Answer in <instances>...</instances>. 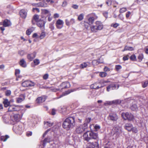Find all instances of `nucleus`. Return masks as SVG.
<instances>
[{"mask_svg": "<svg viewBox=\"0 0 148 148\" xmlns=\"http://www.w3.org/2000/svg\"><path fill=\"white\" fill-rule=\"evenodd\" d=\"M90 64L89 62H85L81 64L79 66V68L80 69H84L86 67Z\"/></svg>", "mask_w": 148, "mask_h": 148, "instance_id": "obj_27", "label": "nucleus"}, {"mask_svg": "<svg viewBox=\"0 0 148 148\" xmlns=\"http://www.w3.org/2000/svg\"><path fill=\"white\" fill-rule=\"evenodd\" d=\"M89 131H88L83 134V139L85 140L88 141L90 140V137H89V134H88L89 133Z\"/></svg>", "mask_w": 148, "mask_h": 148, "instance_id": "obj_16", "label": "nucleus"}, {"mask_svg": "<svg viewBox=\"0 0 148 148\" xmlns=\"http://www.w3.org/2000/svg\"><path fill=\"white\" fill-rule=\"evenodd\" d=\"M25 96L23 94L19 96L16 98V102L18 103H20L24 100Z\"/></svg>", "mask_w": 148, "mask_h": 148, "instance_id": "obj_17", "label": "nucleus"}, {"mask_svg": "<svg viewBox=\"0 0 148 148\" xmlns=\"http://www.w3.org/2000/svg\"><path fill=\"white\" fill-rule=\"evenodd\" d=\"M84 15L83 14H81L78 16L77 19L79 21L82 20L84 18Z\"/></svg>", "mask_w": 148, "mask_h": 148, "instance_id": "obj_39", "label": "nucleus"}, {"mask_svg": "<svg viewBox=\"0 0 148 148\" xmlns=\"http://www.w3.org/2000/svg\"><path fill=\"white\" fill-rule=\"evenodd\" d=\"M109 120H111L113 122L116 121L118 119V117L116 114L114 113H111L110 114L108 117Z\"/></svg>", "mask_w": 148, "mask_h": 148, "instance_id": "obj_8", "label": "nucleus"}, {"mask_svg": "<svg viewBox=\"0 0 148 148\" xmlns=\"http://www.w3.org/2000/svg\"><path fill=\"white\" fill-rule=\"evenodd\" d=\"M50 141V138H47L43 140V144L44 145H45V144L49 142Z\"/></svg>", "mask_w": 148, "mask_h": 148, "instance_id": "obj_35", "label": "nucleus"}, {"mask_svg": "<svg viewBox=\"0 0 148 148\" xmlns=\"http://www.w3.org/2000/svg\"><path fill=\"white\" fill-rule=\"evenodd\" d=\"M92 63L93 65H96L99 64L100 62L98 60H94L92 61Z\"/></svg>", "mask_w": 148, "mask_h": 148, "instance_id": "obj_46", "label": "nucleus"}, {"mask_svg": "<svg viewBox=\"0 0 148 148\" xmlns=\"http://www.w3.org/2000/svg\"><path fill=\"white\" fill-rule=\"evenodd\" d=\"M44 127L45 129H46L49 127H50L53 124V122L51 123L49 121H44Z\"/></svg>", "mask_w": 148, "mask_h": 148, "instance_id": "obj_23", "label": "nucleus"}, {"mask_svg": "<svg viewBox=\"0 0 148 148\" xmlns=\"http://www.w3.org/2000/svg\"><path fill=\"white\" fill-rule=\"evenodd\" d=\"M86 148H99V145L97 142H88L86 145Z\"/></svg>", "mask_w": 148, "mask_h": 148, "instance_id": "obj_6", "label": "nucleus"}, {"mask_svg": "<svg viewBox=\"0 0 148 148\" xmlns=\"http://www.w3.org/2000/svg\"><path fill=\"white\" fill-rule=\"evenodd\" d=\"M33 19L35 21H38L39 19V16L37 14L35 15L33 17Z\"/></svg>", "mask_w": 148, "mask_h": 148, "instance_id": "obj_41", "label": "nucleus"}, {"mask_svg": "<svg viewBox=\"0 0 148 148\" xmlns=\"http://www.w3.org/2000/svg\"><path fill=\"white\" fill-rule=\"evenodd\" d=\"M36 53L34 52L32 53L28 54L27 56V58L30 61H32L36 57Z\"/></svg>", "mask_w": 148, "mask_h": 148, "instance_id": "obj_20", "label": "nucleus"}, {"mask_svg": "<svg viewBox=\"0 0 148 148\" xmlns=\"http://www.w3.org/2000/svg\"><path fill=\"white\" fill-rule=\"evenodd\" d=\"M75 90V89H72L71 90H69L68 91H66L65 92V93H63L62 95L60 96V97H57L56 98L57 99H58L59 98H60L63 96H65V95H67L69 94L70 93H71V92H73Z\"/></svg>", "mask_w": 148, "mask_h": 148, "instance_id": "obj_24", "label": "nucleus"}, {"mask_svg": "<svg viewBox=\"0 0 148 148\" xmlns=\"http://www.w3.org/2000/svg\"><path fill=\"white\" fill-rule=\"evenodd\" d=\"M124 127L125 129L129 131H131L132 128H133V125L132 124L130 123H126L124 126Z\"/></svg>", "mask_w": 148, "mask_h": 148, "instance_id": "obj_15", "label": "nucleus"}, {"mask_svg": "<svg viewBox=\"0 0 148 148\" xmlns=\"http://www.w3.org/2000/svg\"><path fill=\"white\" fill-rule=\"evenodd\" d=\"M131 14V12H128L126 14V18H128Z\"/></svg>", "mask_w": 148, "mask_h": 148, "instance_id": "obj_61", "label": "nucleus"}, {"mask_svg": "<svg viewBox=\"0 0 148 148\" xmlns=\"http://www.w3.org/2000/svg\"><path fill=\"white\" fill-rule=\"evenodd\" d=\"M19 64L21 66L23 67H25L27 66L26 62L23 59L21 60L19 62Z\"/></svg>", "mask_w": 148, "mask_h": 148, "instance_id": "obj_28", "label": "nucleus"}, {"mask_svg": "<svg viewBox=\"0 0 148 148\" xmlns=\"http://www.w3.org/2000/svg\"><path fill=\"white\" fill-rule=\"evenodd\" d=\"M14 105H10L8 109V111L9 112L14 111Z\"/></svg>", "mask_w": 148, "mask_h": 148, "instance_id": "obj_42", "label": "nucleus"}, {"mask_svg": "<svg viewBox=\"0 0 148 148\" xmlns=\"http://www.w3.org/2000/svg\"><path fill=\"white\" fill-rule=\"evenodd\" d=\"M56 110L54 109H53L51 112V114L52 115H54L56 114Z\"/></svg>", "mask_w": 148, "mask_h": 148, "instance_id": "obj_57", "label": "nucleus"}, {"mask_svg": "<svg viewBox=\"0 0 148 148\" xmlns=\"http://www.w3.org/2000/svg\"><path fill=\"white\" fill-rule=\"evenodd\" d=\"M34 62L35 64L36 65H38L40 63V61L38 59H36L34 61Z\"/></svg>", "mask_w": 148, "mask_h": 148, "instance_id": "obj_49", "label": "nucleus"}, {"mask_svg": "<svg viewBox=\"0 0 148 148\" xmlns=\"http://www.w3.org/2000/svg\"><path fill=\"white\" fill-rule=\"evenodd\" d=\"M46 98L45 96L38 97L37 99V102L39 103H41L44 102L46 100Z\"/></svg>", "mask_w": 148, "mask_h": 148, "instance_id": "obj_25", "label": "nucleus"}, {"mask_svg": "<svg viewBox=\"0 0 148 148\" xmlns=\"http://www.w3.org/2000/svg\"><path fill=\"white\" fill-rule=\"evenodd\" d=\"M94 128L96 130V131H97L98 130L100 129V127L98 125H96L95 126Z\"/></svg>", "mask_w": 148, "mask_h": 148, "instance_id": "obj_54", "label": "nucleus"}, {"mask_svg": "<svg viewBox=\"0 0 148 148\" xmlns=\"http://www.w3.org/2000/svg\"><path fill=\"white\" fill-rule=\"evenodd\" d=\"M95 14L94 13H91L88 14L86 16L87 19L88 21V23L89 25L92 24L95 19H97V17L96 16L95 17Z\"/></svg>", "mask_w": 148, "mask_h": 148, "instance_id": "obj_3", "label": "nucleus"}, {"mask_svg": "<svg viewBox=\"0 0 148 148\" xmlns=\"http://www.w3.org/2000/svg\"><path fill=\"white\" fill-rule=\"evenodd\" d=\"M13 129L16 132L18 133H21L22 131V126L21 125H15L13 127Z\"/></svg>", "mask_w": 148, "mask_h": 148, "instance_id": "obj_12", "label": "nucleus"}, {"mask_svg": "<svg viewBox=\"0 0 148 148\" xmlns=\"http://www.w3.org/2000/svg\"><path fill=\"white\" fill-rule=\"evenodd\" d=\"M20 14L21 17L25 18L27 16V12L25 10L22 9L20 12Z\"/></svg>", "mask_w": 148, "mask_h": 148, "instance_id": "obj_21", "label": "nucleus"}, {"mask_svg": "<svg viewBox=\"0 0 148 148\" xmlns=\"http://www.w3.org/2000/svg\"><path fill=\"white\" fill-rule=\"evenodd\" d=\"M21 118V116L18 114H13L10 116L11 119L14 122L18 121Z\"/></svg>", "mask_w": 148, "mask_h": 148, "instance_id": "obj_7", "label": "nucleus"}, {"mask_svg": "<svg viewBox=\"0 0 148 148\" xmlns=\"http://www.w3.org/2000/svg\"><path fill=\"white\" fill-rule=\"evenodd\" d=\"M97 84L96 83L90 86V88L92 89H98L100 87L97 86Z\"/></svg>", "mask_w": 148, "mask_h": 148, "instance_id": "obj_33", "label": "nucleus"}, {"mask_svg": "<svg viewBox=\"0 0 148 148\" xmlns=\"http://www.w3.org/2000/svg\"><path fill=\"white\" fill-rule=\"evenodd\" d=\"M8 138L9 136L6 135L5 136H1V139L2 141H5Z\"/></svg>", "mask_w": 148, "mask_h": 148, "instance_id": "obj_36", "label": "nucleus"}, {"mask_svg": "<svg viewBox=\"0 0 148 148\" xmlns=\"http://www.w3.org/2000/svg\"><path fill=\"white\" fill-rule=\"evenodd\" d=\"M122 117L125 120H127L129 121H133L134 119V116L129 112H123L121 114Z\"/></svg>", "mask_w": 148, "mask_h": 148, "instance_id": "obj_2", "label": "nucleus"}, {"mask_svg": "<svg viewBox=\"0 0 148 148\" xmlns=\"http://www.w3.org/2000/svg\"><path fill=\"white\" fill-rule=\"evenodd\" d=\"M113 131L114 134L118 136L122 133L121 128L119 127H115L114 128Z\"/></svg>", "mask_w": 148, "mask_h": 148, "instance_id": "obj_11", "label": "nucleus"}, {"mask_svg": "<svg viewBox=\"0 0 148 148\" xmlns=\"http://www.w3.org/2000/svg\"><path fill=\"white\" fill-rule=\"evenodd\" d=\"M60 86L62 88V89L64 88H68L70 87V85L69 83L67 82H62Z\"/></svg>", "mask_w": 148, "mask_h": 148, "instance_id": "obj_18", "label": "nucleus"}, {"mask_svg": "<svg viewBox=\"0 0 148 148\" xmlns=\"http://www.w3.org/2000/svg\"><path fill=\"white\" fill-rule=\"evenodd\" d=\"M131 131H132L133 132L135 133H137L138 132V130L137 128L136 127H133V128H132V130Z\"/></svg>", "mask_w": 148, "mask_h": 148, "instance_id": "obj_59", "label": "nucleus"}, {"mask_svg": "<svg viewBox=\"0 0 148 148\" xmlns=\"http://www.w3.org/2000/svg\"><path fill=\"white\" fill-rule=\"evenodd\" d=\"M70 24H73L75 23V20L73 18H71L70 21Z\"/></svg>", "mask_w": 148, "mask_h": 148, "instance_id": "obj_55", "label": "nucleus"}, {"mask_svg": "<svg viewBox=\"0 0 148 148\" xmlns=\"http://www.w3.org/2000/svg\"><path fill=\"white\" fill-rule=\"evenodd\" d=\"M5 95L7 96H8L10 95L11 91L10 90H7L5 92Z\"/></svg>", "mask_w": 148, "mask_h": 148, "instance_id": "obj_45", "label": "nucleus"}, {"mask_svg": "<svg viewBox=\"0 0 148 148\" xmlns=\"http://www.w3.org/2000/svg\"><path fill=\"white\" fill-rule=\"evenodd\" d=\"M148 84V81H146L142 83V86L143 88H145L146 87Z\"/></svg>", "mask_w": 148, "mask_h": 148, "instance_id": "obj_47", "label": "nucleus"}, {"mask_svg": "<svg viewBox=\"0 0 148 148\" xmlns=\"http://www.w3.org/2000/svg\"><path fill=\"white\" fill-rule=\"evenodd\" d=\"M121 101L119 100H116L112 101H108L107 103L109 105H111L112 104H118L121 103Z\"/></svg>", "mask_w": 148, "mask_h": 148, "instance_id": "obj_26", "label": "nucleus"}, {"mask_svg": "<svg viewBox=\"0 0 148 148\" xmlns=\"http://www.w3.org/2000/svg\"><path fill=\"white\" fill-rule=\"evenodd\" d=\"M72 7L74 9H76L78 8V6L77 5L74 4L72 5Z\"/></svg>", "mask_w": 148, "mask_h": 148, "instance_id": "obj_58", "label": "nucleus"}, {"mask_svg": "<svg viewBox=\"0 0 148 148\" xmlns=\"http://www.w3.org/2000/svg\"><path fill=\"white\" fill-rule=\"evenodd\" d=\"M75 125L74 118L72 117H69L65 120L63 123L62 126L64 129L68 130L73 127Z\"/></svg>", "mask_w": 148, "mask_h": 148, "instance_id": "obj_1", "label": "nucleus"}, {"mask_svg": "<svg viewBox=\"0 0 148 148\" xmlns=\"http://www.w3.org/2000/svg\"><path fill=\"white\" fill-rule=\"evenodd\" d=\"M18 54L21 56H23L24 54V52L23 50L19 51L18 52Z\"/></svg>", "mask_w": 148, "mask_h": 148, "instance_id": "obj_53", "label": "nucleus"}, {"mask_svg": "<svg viewBox=\"0 0 148 148\" xmlns=\"http://www.w3.org/2000/svg\"><path fill=\"white\" fill-rule=\"evenodd\" d=\"M11 23L10 20L8 19H5L3 22H0V25H3V27H0V29L2 31L4 30L5 29L4 27H8L10 26Z\"/></svg>", "mask_w": 148, "mask_h": 148, "instance_id": "obj_5", "label": "nucleus"}, {"mask_svg": "<svg viewBox=\"0 0 148 148\" xmlns=\"http://www.w3.org/2000/svg\"><path fill=\"white\" fill-rule=\"evenodd\" d=\"M130 59L133 61H135L136 60V58L135 55H132L130 57Z\"/></svg>", "mask_w": 148, "mask_h": 148, "instance_id": "obj_48", "label": "nucleus"}, {"mask_svg": "<svg viewBox=\"0 0 148 148\" xmlns=\"http://www.w3.org/2000/svg\"><path fill=\"white\" fill-rule=\"evenodd\" d=\"M3 103L4 104V106L5 107H7L10 106V102L8 101L7 99H5L3 102Z\"/></svg>", "mask_w": 148, "mask_h": 148, "instance_id": "obj_29", "label": "nucleus"}, {"mask_svg": "<svg viewBox=\"0 0 148 148\" xmlns=\"http://www.w3.org/2000/svg\"><path fill=\"white\" fill-rule=\"evenodd\" d=\"M45 22L43 20H40L37 22V25L40 27H44Z\"/></svg>", "mask_w": 148, "mask_h": 148, "instance_id": "obj_22", "label": "nucleus"}, {"mask_svg": "<svg viewBox=\"0 0 148 148\" xmlns=\"http://www.w3.org/2000/svg\"><path fill=\"white\" fill-rule=\"evenodd\" d=\"M32 32V30L31 29H28L26 32V34L28 35H29L31 34Z\"/></svg>", "mask_w": 148, "mask_h": 148, "instance_id": "obj_50", "label": "nucleus"}, {"mask_svg": "<svg viewBox=\"0 0 148 148\" xmlns=\"http://www.w3.org/2000/svg\"><path fill=\"white\" fill-rule=\"evenodd\" d=\"M46 36L45 33L44 32H41L40 35L39 36V38L40 39L43 38Z\"/></svg>", "mask_w": 148, "mask_h": 148, "instance_id": "obj_37", "label": "nucleus"}, {"mask_svg": "<svg viewBox=\"0 0 148 148\" xmlns=\"http://www.w3.org/2000/svg\"><path fill=\"white\" fill-rule=\"evenodd\" d=\"M143 58V54L139 55L138 57V58L140 62L141 61Z\"/></svg>", "mask_w": 148, "mask_h": 148, "instance_id": "obj_44", "label": "nucleus"}, {"mask_svg": "<svg viewBox=\"0 0 148 148\" xmlns=\"http://www.w3.org/2000/svg\"><path fill=\"white\" fill-rule=\"evenodd\" d=\"M119 87V85L118 84H112L107 87V91H109L110 89L112 90L117 89Z\"/></svg>", "mask_w": 148, "mask_h": 148, "instance_id": "obj_13", "label": "nucleus"}, {"mask_svg": "<svg viewBox=\"0 0 148 148\" xmlns=\"http://www.w3.org/2000/svg\"><path fill=\"white\" fill-rule=\"evenodd\" d=\"M134 50V48L132 47H128L127 46H125L123 50H122L123 51H132Z\"/></svg>", "mask_w": 148, "mask_h": 148, "instance_id": "obj_31", "label": "nucleus"}, {"mask_svg": "<svg viewBox=\"0 0 148 148\" xmlns=\"http://www.w3.org/2000/svg\"><path fill=\"white\" fill-rule=\"evenodd\" d=\"M91 31L94 32H96L98 31L96 25H92L90 27Z\"/></svg>", "mask_w": 148, "mask_h": 148, "instance_id": "obj_32", "label": "nucleus"}, {"mask_svg": "<svg viewBox=\"0 0 148 148\" xmlns=\"http://www.w3.org/2000/svg\"><path fill=\"white\" fill-rule=\"evenodd\" d=\"M21 107L20 106L14 105V111L19 110L21 109Z\"/></svg>", "mask_w": 148, "mask_h": 148, "instance_id": "obj_34", "label": "nucleus"}, {"mask_svg": "<svg viewBox=\"0 0 148 148\" xmlns=\"http://www.w3.org/2000/svg\"><path fill=\"white\" fill-rule=\"evenodd\" d=\"M99 75L101 77H103L106 76L107 73L105 72H101L100 73Z\"/></svg>", "mask_w": 148, "mask_h": 148, "instance_id": "obj_38", "label": "nucleus"}, {"mask_svg": "<svg viewBox=\"0 0 148 148\" xmlns=\"http://www.w3.org/2000/svg\"><path fill=\"white\" fill-rule=\"evenodd\" d=\"M126 11V9L125 8H123L120 9V12L121 13H123Z\"/></svg>", "mask_w": 148, "mask_h": 148, "instance_id": "obj_52", "label": "nucleus"}, {"mask_svg": "<svg viewBox=\"0 0 148 148\" xmlns=\"http://www.w3.org/2000/svg\"><path fill=\"white\" fill-rule=\"evenodd\" d=\"M130 108L133 111H137L138 109V107L136 104L134 103L131 106Z\"/></svg>", "mask_w": 148, "mask_h": 148, "instance_id": "obj_30", "label": "nucleus"}, {"mask_svg": "<svg viewBox=\"0 0 148 148\" xmlns=\"http://www.w3.org/2000/svg\"><path fill=\"white\" fill-rule=\"evenodd\" d=\"M87 127V124L84 123V124L77 127L76 129V131L77 133L80 134L85 131Z\"/></svg>", "mask_w": 148, "mask_h": 148, "instance_id": "obj_4", "label": "nucleus"}, {"mask_svg": "<svg viewBox=\"0 0 148 148\" xmlns=\"http://www.w3.org/2000/svg\"><path fill=\"white\" fill-rule=\"evenodd\" d=\"M35 85L34 83L30 81H26L22 83L23 86L26 87L28 86H33Z\"/></svg>", "mask_w": 148, "mask_h": 148, "instance_id": "obj_9", "label": "nucleus"}, {"mask_svg": "<svg viewBox=\"0 0 148 148\" xmlns=\"http://www.w3.org/2000/svg\"><path fill=\"white\" fill-rule=\"evenodd\" d=\"M63 21L60 19H58L56 24V27L59 29H61L63 27Z\"/></svg>", "mask_w": 148, "mask_h": 148, "instance_id": "obj_10", "label": "nucleus"}, {"mask_svg": "<svg viewBox=\"0 0 148 148\" xmlns=\"http://www.w3.org/2000/svg\"><path fill=\"white\" fill-rule=\"evenodd\" d=\"M20 73V71L19 69H16L15 70V74L16 76L18 75Z\"/></svg>", "mask_w": 148, "mask_h": 148, "instance_id": "obj_60", "label": "nucleus"}, {"mask_svg": "<svg viewBox=\"0 0 148 148\" xmlns=\"http://www.w3.org/2000/svg\"><path fill=\"white\" fill-rule=\"evenodd\" d=\"M89 137L90 140L91 139H96L98 138V134L97 133H94L92 131H89Z\"/></svg>", "mask_w": 148, "mask_h": 148, "instance_id": "obj_14", "label": "nucleus"}, {"mask_svg": "<svg viewBox=\"0 0 148 148\" xmlns=\"http://www.w3.org/2000/svg\"><path fill=\"white\" fill-rule=\"evenodd\" d=\"M104 70L105 71H110V69L108 67H105L104 69Z\"/></svg>", "mask_w": 148, "mask_h": 148, "instance_id": "obj_64", "label": "nucleus"}, {"mask_svg": "<svg viewBox=\"0 0 148 148\" xmlns=\"http://www.w3.org/2000/svg\"><path fill=\"white\" fill-rule=\"evenodd\" d=\"M95 25L97 26V28L98 30H101L103 28V25L102 23L100 21H96Z\"/></svg>", "mask_w": 148, "mask_h": 148, "instance_id": "obj_19", "label": "nucleus"}, {"mask_svg": "<svg viewBox=\"0 0 148 148\" xmlns=\"http://www.w3.org/2000/svg\"><path fill=\"white\" fill-rule=\"evenodd\" d=\"M42 13L45 14H48L49 13V11L46 9H42Z\"/></svg>", "mask_w": 148, "mask_h": 148, "instance_id": "obj_51", "label": "nucleus"}, {"mask_svg": "<svg viewBox=\"0 0 148 148\" xmlns=\"http://www.w3.org/2000/svg\"><path fill=\"white\" fill-rule=\"evenodd\" d=\"M127 148H136V145L129 146Z\"/></svg>", "mask_w": 148, "mask_h": 148, "instance_id": "obj_63", "label": "nucleus"}, {"mask_svg": "<svg viewBox=\"0 0 148 148\" xmlns=\"http://www.w3.org/2000/svg\"><path fill=\"white\" fill-rule=\"evenodd\" d=\"M26 135L27 136H31L32 135V132L30 131L26 133Z\"/></svg>", "mask_w": 148, "mask_h": 148, "instance_id": "obj_56", "label": "nucleus"}, {"mask_svg": "<svg viewBox=\"0 0 148 148\" xmlns=\"http://www.w3.org/2000/svg\"><path fill=\"white\" fill-rule=\"evenodd\" d=\"M121 68L122 67L120 65H116L115 66V69L116 71H119Z\"/></svg>", "mask_w": 148, "mask_h": 148, "instance_id": "obj_43", "label": "nucleus"}, {"mask_svg": "<svg viewBox=\"0 0 148 148\" xmlns=\"http://www.w3.org/2000/svg\"><path fill=\"white\" fill-rule=\"evenodd\" d=\"M65 23L66 25L67 26H70V23L67 19L65 20Z\"/></svg>", "mask_w": 148, "mask_h": 148, "instance_id": "obj_62", "label": "nucleus"}, {"mask_svg": "<svg viewBox=\"0 0 148 148\" xmlns=\"http://www.w3.org/2000/svg\"><path fill=\"white\" fill-rule=\"evenodd\" d=\"M49 28L51 30H53L54 29V22H52L50 23L49 25Z\"/></svg>", "mask_w": 148, "mask_h": 148, "instance_id": "obj_40", "label": "nucleus"}]
</instances>
